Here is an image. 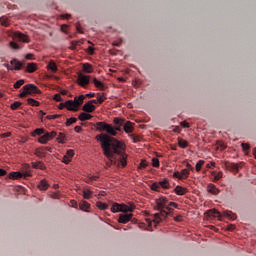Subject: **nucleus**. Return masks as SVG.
I'll return each instance as SVG.
<instances>
[{"instance_id": "43", "label": "nucleus", "mask_w": 256, "mask_h": 256, "mask_svg": "<svg viewBox=\"0 0 256 256\" xmlns=\"http://www.w3.org/2000/svg\"><path fill=\"white\" fill-rule=\"evenodd\" d=\"M160 187H162V189H169V180L164 179L163 181L159 182Z\"/></svg>"}, {"instance_id": "47", "label": "nucleus", "mask_w": 256, "mask_h": 256, "mask_svg": "<svg viewBox=\"0 0 256 256\" xmlns=\"http://www.w3.org/2000/svg\"><path fill=\"white\" fill-rule=\"evenodd\" d=\"M213 177H214V181H219L220 179L223 178V172H218L217 174L212 173Z\"/></svg>"}, {"instance_id": "16", "label": "nucleus", "mask_w": 256, "mask_h": 256, "mask_svg": "<svg viewBox=\"0 0 256 256\" xmlns=\"http://www.w3.org/2000/svg\"><path fill=\"white\" fill-rule=\"evenodd\" d=\"M95 109H97V108L90 101L86 102L82 107V110L85 113H93V111H95Z\"/></svg>"}, {"instance_id": "56", "label": "nucleus", "mask_w": 256, "mask_h": 256, "mask_svg": "<svg viewBox=\"0 0 256 256\" xmlns=\"http://www.w3.org/2000/svg\"><path fill=\"white\" fill-rule=\"evenodd\" d=\"M116 163H117V161L115 160V157H114V158H112V161L109 160L108 162H106L105 168L107 169V168L111 167V165H115Z\"/></svg>"}, {"instance_id": "52", "label": "nucleus", "mask_w": 256, "mask_h": 256, "mask_svg": "<svg viewBox=\"0 0 256 256\" xmlns=\"http://www.w3.org/2000/svg\"><path fill=\"white\" fill-rule=\"evenodd\" d=\"M51 199H61V193L60 192H54L50 194Z\"/></svg>"}, {"instance_id": "2", "label": "nucleus", "mask_w": 256, "mask_h": 256, "mask_svg": "<svg viewBox=\"0 0 256 256\" xmlns=\"http://www.w3.org/2000/svg\"><path fill=\"white\" fill-rule=\"evenodd\" d=\"M94 127H96V131H105L108 133L106 134L108 137H115V132H113V126L111 124H107L106 122H97L94 124Z\"/></svg>"}, {"instance_id": "5", "label": "nucleus", "mask_w": 256, "mask_h": 256, "mask_svg": "<svg viewBox=\"0 0 256 256\" xmlns=\"http://www.w3.org/2000/svg\"><path fill=\"white\" fill-rule=\"evenodd\" d=\"M23 90L28 93V95H41V89L35 84H26L23 86Z\"/></svg>"}, {"instance_id": "21", "label": "nucleus", "mask_w": 256, "mask_h": 256, "mask_svg": "<svg viewBox=\"0 0 256 256\" xmlns=\"http://www.w3.org/2000/svg\"><path fill=\"white\" fill-rule=\"evenodd\" d=\"M133 125H135V124L131 121L124 122V131H125V133H133V131H134Z\"/></svg>"}, {"instance_id": "22", "label": "nucleus", "mask_w": 256, "mask_h": 256, "mask_svg": "<svg viewBox=\"0 0 256 256\" xmlns=\"http://www.w3.org/2000/svg\"><path fill=\"white\" fill-rule=\"evenodd\" d=\"M208 193H211V195H219V188L215 186V184H208L207 186Z\"/></svg>"}, {"instance_id": "10", "label": "nucleus", "mask_w": 256, "mask_h": 256, "mask_svg": "<svg viewBox=\"0 0 256 256\" xmlns=\"http://www.w3.org/2000/svg\"><path fill=\"white\" fill-rule=\"evenodd\" d=\"M91 76L83 75V74H78L77 78V83L80 85V87H87L89 84V79Z\"/></svg>"}, {"instance_id": "9", "label": "nucleus", "mask_w": 256, "mask_h": 256, "mask_svg": "<svg viewBox=\"0 0 256 256\" xmlns=\"http://www.w3.org/2000/svg\"><path fill=\"white\" fill-rule=\"evenodd\" d=\"M10 65L14 66L12 68L14 71H21V69H23V67L25 66V60L19 61L17 58H13L10 61Z\"/></svg>"}, {"instance_id": "20", "label": "nucleus", "mask_w": 256, "mask_h": 256, "mask_svg": "<svg viewBox=\"0 0 256 256\" xmlns=\"http://www.w3.org/2000/svg\"><path fill=\"white\" fill-rule=\"evenodd\" d=\"M91 207V204H89V202L85 201V200H82L80 203H79V209L81 211H85L86 213H89V209Z\"/></svg>"}, {"instance_id": "63", "label": "nucleus", "mask_w": 256, "mask_h": 256, "mask_svg": "<svg viewBox=\"0 0 256 256\" xmlns=\"http://www.w3.org/2000/svg\"><path fill=\"white\" fill-rule=\"evenodd\" d=\"M53 99H54V101H57V102L63 101L61 94H55Z\"/></svg>"}, {"instance_id": "23", "label": "nucleus", "mask_w": 256, "mask_h": 256, "mask_svg": "<svg viewBox=\"0 0 256 256\" xmlns=\"http://www.w3.org/2000/svg\"><path fill=\"white\" fill-rule=\"evenodd\" d=\"M36 157H39L40 159H43V157H47V152H45V148L40 147L36 148L35 153Z\"/></svg>"}, {"instance_id": "31", "label": "nucleus", "mask_w": 256, "mask_h": 256, "mask_svg": "<svg viewBox=\"0 0 256 256\" xmlns=\"http://www.w3.org/2000/svg\"><path fill=\"white\" fill-rule=\"evenodd\" d=\"M48 71H52V73H57V64L55 62L50 61V63L47 66Z\"/></svg>"}, {"instance_id": "17", "label": "nucleus", "mask_w": 256, "mask_h": 256, "mask_svg": "<svg viewBox=\"0 0 256 256\" xmlns=\"http://www.w3.org/2000/svg\"><path fill=\"white\" fill-rule=\"evenodd\" d=\"M83 101H85V95L76 96L74 100H72V103H74L77 111H79V107H81Z\"/></svg>"}, {"instance_id": "38", "label": "nucleus", "mask_w": 256, "mask_h": 256, "mask_svg": "<svg viewBox=\"0 0 256 256\" xmlns=\"http://www.w3.org/2000/svg\"><path fill=\"white\" fill-rule=\"evenodd\" d=\"M178 145L181 149H187V147H189V142H187V140L179 139Z\"/></svg>"}, {"instance_id": "61", "label": "nucleus", "mask_w": 256, "mask_h": 256, "mask_svg": "<svg viewBox=\"0 0 256 256\" xmlns=\"http://www.w3.org/2000/svg\"><path fill=\"white\" fill-rule=\"evenodd\" d=\"M97 101L98 103L101 105V103L105 102V98H103V96H101V94H97Z\"/></svg>"}, {"instance_id": "62", "label": "nucleus", "mask_w": 256, "mask_h": 256, "mask_svg": "<svg viewBox=\"0 0 256 256\" xmlns=\"http://www.w3.org/2000/svg\"><path fill=\"white\" fill-rule=\"evenodd\" d=\"M152 165L154 167H159V158H152Z\"/></svg>"}, {"instance_id": "25", "label": "nucleus", "mask_w": 256, "mask_h": 256, "mask_svg": "<svg viewBox=\"0 0 256 256\" xmlns=\"http://www.w3.org/2000/svg\"><path fill=\"white\" fill-rule=\"evenodd\" d=\"M93 83H94L95 87H97V89H101V91H105V89H106L105 83L101 82L97 78L93 79Z\"/></svg>"}, {"instance_id": "7", "label": "nucleus", "mask_w": 256, "mask_h": 256, "mask_svg": "<svg viewBox=\"0 0 256 256\" xmlns=\"http://www.w3.org/2000/svg\"><path fill=\"white\" fill-rule=\"evenodd\" d=\"M113 123L115 126H112L113 133H115V137H117V131H121V127L125 125V118L115 117L113 118Z\"/></svg>"}, {"instance_id": "13", "label": "nucleus", "mask_w": 256, "mask_h": 256, "mask_svg": "<svg viewBox=\"0 0 256 256\" xmlns=\"http://www.w3.org/2000/svg\"><path fill=\"white\" fill-rule=\"evenodd\" d=\"M74 155H75V151L71 149L67 150L66 154L62 159V163H65L66 165H68V163H71V161L73 160Z\"/></svg>"}, {"instance_id": "4", "label": "nucleus", "mask_w": 256, "mask_h": 256, "mask_svg": "<svg viewBox=\"0 0 256 256\" xmlns=\"http://www.w3.org/2000/svg\"><path fill=\"white\" fill-rule=\"evenodd\" d=\"M159 213H155L153 215L154 219H153V222L156 224V225H159L160 222L163 221V219H167V216L171 213V211H167L165 209H162V210H158Z\"/></svg>"}, {"instance_id": "27", "label": "nucleus", "mask_w": 256, "mask_h": 256, "mask_svg": "<svg viewBox=\"0 0 256 256\" xmlns=\"http://www.w3.org/2000/svg\"><path fill=\"white\" fill-rule=\"evenodd\" d=\"M92 118L93 116L91 114L85 112L80 113L78 116L79 121H89Z\"/></svg>"}, {"instance_id": "41", "label": "nucleus", "mask_w": 256, "mask_h": 256, "mask_svg": "<svg viewBox=\"0 0 256 256\" xmlns=\"http://www.w3.org/2000/svg\"><path fill=\"white\" fill-rule=\"evenodd\" d=\"M96 207L98 209H100L101 211H105V209H107V207H109V205L99 201V202H96Z\"/></svg>"}, {"instance_id": "54", "label": "nucleus", "mask_w": 256, "mask_h": 256, "mask_svg": "<svg viewBox=\"0 0 256 256\" xmlns=\"http://www.w3.org/2000/svg\"><path fill=\"white\" fill-rule=\"evenodd\" d=\"M180 175H182V179L187 178L189 177V169H183L181 172H180Z\"/></svg>"}, {"instance_id": "18", "label": "nucleus", "mask_w": 256, "mask_h": 256, "mask_svg": "<svg viewBox=\"0 0 256 256\" xmlns=\"http://www.w3.org/2000/svg\"><path fill=\"white\" fill-rule=\"evenodd\" d=\"M134 209L133 205L120 204V213H133Z\"/></svg>"}, {"instance_id": "33", "label": "nucleus", "mask_w": 256, "mask_h": 256, "mask_svg": "<svg viewBox=\"0 0 256 256\" xmlns=\"http://www.w3.org/2000/svg\"><path fill=\"white\" fill-rule=\"evenodd\" d=\"M110 210L112 213H121V204L114 203Z\"/></svg>"}, {"instance_id": "11", "label": "nucleus", "mask_w": 256, "mask_h": 256, "mask_svg": "<svg viewBox=\"0 0 256 256\" xmlns=\"http://www.w3.org/2000/svg\"><path fill=\"white\" fill-rule=\"evenodd\" d=\"M27 179V177H29V174L28 173H21V172H11L9 175H8V179H12L13 181H17L19 179Z\"/></svg>"}, {"instance_id": "29", "label": "nucleus", "mask_w": 256, "mask_h": 256, "mask_svg": "<svg viewBox=\"0 0 256 256\" xmlns=\"http://www.w3.org/2000/svg\"><path fill=\"white\" fill-rule=\"evenodd\" d=\"M57 143H61L62 145H65V141H67V137L65 136V133L60 132L58 137L56 138Z\"/></svg>"}, {"instance_id": "55", "label": "nucleus", "mask_w": 256, "mask_h": 256, "mask_svg": "<svg viewBox=\"0 0 256 256\" xmlns=\"http://www.w3.org/2000/svg\"><path fill=\"white\" fill-rule=\"evenodd\" d=\"M59 117H61V114H53V115H47L46 119L51 121V119H59Z\"/></svg>"}, {"instance_id": "36", "label": "nucleus", "mask_w": 256, "mask_h": 256, "mask_svg": "<svg viewBox=\"0 0 256 256\" xmlns=\"http://www.w3.org/2000/svg\"><path fill=\"white\" fill-rule=\"evenodd\" d=\"M27 103H28V105H31L32 107H39V105H41V103H39V101H37L33 98H28Z\"/></svg>"}, {"instance_id": "51", "label": "nucleus", "mask_w": 256, "mask_h": 256, "mask_svg": "<svg viewBox=\"0 0 256 256\" xmlns=\"http://www.w3.org/2000/svg\"><path fill=\"white\" fill-rule=\"evenodd\" d=\"M161 187V185L159 184V182H154L152 185H151V189L152 191H159V188Z\"/></svg>"}, {"instance_id": "39", "label": "nucleus", "mask_w": 256, "mask_h": 256, "mask_svg": "<svg viewBox=\"0 0 256 256\" xmlns=\"http://www.w3.org/2000/svg\"><path fill=\"white\" fill-rule=\"evenodd\" d=\"M132 85H133V87H136V89H138V87H141L143 85V80H141L139 78H135L132 81Z\"/></svg>"}, {"instance_id": "15", "label": "nucleus", "mask_w": 256, "mask_h": 256, "mask_svg": "<svg viewBox=\"0 0 256 256\" xmlns=\"http://www.w3.org/2000/svg\"><path fill=\"white\" fill-rule=\"evenodd\" d=\"M39 65L35 62H30L26 65L25 72L26 73H35L38 69Z\"/></svg>"}, {"instance_id": "45", "label": "nucleus", "mask_w": 256, "mask_h": 256, "mask_svg": "<svg viewBox=\"0 0 256 256\" xmlns=\"http://www.w3.org/2000/svg\"><path fill=\"white\" fill-rule=\"evenodd\" d=\"M73 123H77V118L71 117L66 120V127H71Z\"/></svg>"}, {"instance_id": "46", "label": "nucleus", "mask_w": 256, "mask_h": 256, "mask_svg": "<svg viewBox=\"0 0 256 256\" xmlns=\"http://www.w3.org/2000/svg\"><path fill=\"white\" fill-rule=\"evenodd\" d=\"M149 166V163L147 160L143 159L141 160V163L138 166V169H146Z\"/></svg>"}, {"instance_id": "53", "label": "nucleus", "mask_w": 256, "mask_h": 256, "mask_svg": "<svg viewBox=\"0 0 256 256\" xmlns=\"http://www.w3.org/2000/svg\"><path fill=\"white\" fill-rule=\"evenodd\" d=\"M241 147L243 149V151L247 152L251 149V145L249 143H242Z\"/></svg>"}, {"instance_id": "6", "label": "nucleus", "mask_w": 256, "mask_h": 256, "mask_svg": "<svg viewBox=\"0 0 256 256\" xmlns=\"http://www.w3.org/2000/svg\"><path fill=\"white\" fill-rule=\"evenodd\" d=\"M55 137H57V133L55 131L48 132L38 139V143H41V145H47V143L55 139Z\"/></svg>"}, {"instance_id": "19", "label": "nucleus", "mask_w": 256, "mask_h": 256, "mask_svg": "<svg viewBox=\"0 0 256 256\" xmlns=\"http://www.w3.org/2000/svg\"><path fill=\"white\" fill-rule=\"evenodd\" d=\"M37 189H39V191H47V189H49V182L45 179L41 180L37 185Z\"/></svg>"}, {"instance_id": "1", "label": "nucleus", "mask_w": 256, "mask_h": 256, "mask_svg": "<svg viewBox=\"0 0 256 256\" xmlns=\"http://www.w3.org/2000/svg\"><path fill=\"white\" fill-rule=\"evenodd\" d=\"M96 141H100L105 157L108 161H113L115 155H119V161L122 167H127V146L125 142L119 141L105 133H101L95 137Z\"/></svg>"}, {"instance_id": "35", "label": "nucleus", "mask_w": 256, "mask_h": 256, "mask_svg": "<svg viewBox=\"0 0 256 256\" xmlns=\"http://www.w3.org/2000/svg\"><path fill=\"white\" fill-rule=\"evenodd\" d=\"M0 24L2 25V27H9V25H10L9 18L2 16L0 18Z\"/></svg>"}, {"instance_id": "12", "label": "nucleus", "mask_w": 256, "mask_h": 256, "mask_svg": "<svg viewBox=\"0 0 256 256\" xmlns=\"http://www.w3.org/2000/svg\"><path fill=\"white\" fill-rule=\"evenodd\" d=\"M131 219H133V213L120 214L118 218V223H122L123 225H126V223H129Z\"/></svg>"}, {"instance_id": "24", "label": "nucleus", "mask_w": 256, "mask_h": 256, "mask_svg": "<svg viewBox=\"0 0 256 256\" xmlns=\"http://www.w3.org/2000/svg\"><path fill=\"white\" fill-rule=\"evenodd\" d=\"M65 105L68 111H74V112L77 111V106H75L73 100H67L65 102Z\"/></svg>"}, {"instance_id": "44", "label": "nucleus", "mask_w": 256, "mask_h": 256, "mask_svg": "<svg viewBox=\"0 0 256 256\" xmlns=\"http://www.w3.org/2000/svg\"><path fill=\"white\" fill-rule=\"evenodd\" d=\"M23 85H25V80L24 79H20V80L15 82L14 89H20L21 86H23Z\"/></svg>"}, {"instance_id": "50", "label": "nucleus", "mask_w": 256, "mask_h": 256, "mask_svg": "<svg viewBox=\"0 0 256 256\" xmlns=\"http://www.w3.org/2000/svg\"><path fill=\"white\" fill-rule=\"evenodd\" d=\"M43 133H45V129L38 128V129L34 130V134H32V135H33V137H35V135H43Z\"/></svg>"}, {"instance_id": "30", "label": "nucleus", "mask_w": 256, "mask_h": 256, "mask_svg": "<svg viewBox=\"0 0 256 256\" xmlns=\"http://www.w3.org/2000/svg\"><path fill=\"white\" fill-rule=\"evenodd\" d=\"M83 71H84V73H93V71H95V69H93V65H91L89 63H84Z\"/></svg>"}, {"instance_id": "48", "label": "nucleus", "mask_w": 256, "mask_h": 256, "mask_svg": "<svg viewBox=\"0 0 256 256\" xmlns=\"http://www.w3.org/2000/svg\"><path fill=\"white\" fill-rule=\"evenodd\" d=\"M9 47H11V49H14V50L21 49V47H19V44H17L15 41L10 42Z\"/></svg>"}, {"instance_id": "49", "label": "nucleus", "mask_w": 256, "mask_h": 256, "mask_svg": "<svg viewBox=\"0 0 256 256\" xmlns=\"http://www.w3.org/2000/svg\"><path fill=\"white\" fill-rule=\"evenodd\" d=\"M203 165H205V161L204 160H200L197 162L196 164V171H201V168L203 167Z\"/></svg>"}, {"instance_id": "34", "label": "nucleus", "mask_w": 256, "mask_h": 256, "mask_svg": "<svg viewBox=\"0 0 256 256\" xmlns=\"http://www.w3.org/2000/svg\"><path fill=\"white\" fill-rule=\"evenodd\" d=\"M70 43H71V46L69 47V49H71L72 51H75V49H77V47L81 45L83 41L76 40V41H71Z\"/></svg>"}, {"instance_id": "32", "label": "nucleus", "mask_w": 256, "mask_h": 256, "mask_svg": "<svg viewBox=\"0 0 256 256\" xmlns=\"http://www.w3.org/2000/svg\"><path fill=\"white\" fill-rule=\"evenodd\" d=\"M224 217H227L230 221H235V219H237V215L231 211L224 212Z\"/></svg>"}, {"instance_id": "37", "label": "nucleus", "mask_w": 256, "mask_h": 256, "mask_svg": "<svg viewBox=\"0 0 256 256\" xmlns=\"http://www.w3.org/2000/svg\"><path fill=\"white\" fill-rule=\"evenodd\" d=\"M216 149H220V151H224V149H227V144H225V142L223 141H217Z\"/></svg>"}, {"instance_id": "60", "label": "nucleus", "mask_w": 256, "mask_h": 256, "mask_svg": "<svg viewBox=\"0 0 256 256\" xmlns=\"http://www.w3.org/2000/svg\"><path fill=\"white\" fill-rule=\"evenodd\" d=\"M76 31L78 33H81V35H83V33H85V32H83V29L81 28V23H79V22L76 23Z\"/></svg>"}, {"instance_id": "57", "label": "nucleus", "mask_w": 256, "mask_h": 256, "mask_svg": "<svg viewBox=\"0 0 256 256\" xmlns=\"http://www.w3.org/2000/svg\"><path fill=\"white\" fill-rule=\"evenodd\" d=\"M122 43H123V39L119 38L118 40L114 41V42L112 43V45H113L114 47H121Z\"/></svg>"}, {"instance_id": "26", "label": "nucleus", "mask_w": 256, "mask_h": 256, "mask_svg": "<svg viewBox=\"0 0 256 256\" xmlns=\"http://www.w3.org/2000/svg\"><path fill=\"white\" fill-rule=\"evenodd\" d=\"M32 167L33 169H41L42 171H45V169H47L42 161L32 162Z\"/></svg>"}, {"instance_id": "42", "label": "nucleus", "mask_w": 256, "mask_h": 256, "mask_svg": "<svg viewBox=\"0 0 256 256\" xmlns=\"http://www.w3.org/2000/svg\"><path fill=\"white\" fill-rule=\"evenodd\" d=\"M21 105H23V103H21L20 101H15L10 105V108L12 109V111H16V109H19V107H21Z\"/></svg>"}, {"instance_id": "14", "label": "nucleus", "mask_w": 256, "mask_h": 256, "mask_svg": "<svg viewBox=\"0 0 256 256\" xmlns=\"http://www.w3.org/2000/svg\"><path fill=\"white\" fill-rule=\"evenodd\" d=\"M207 217H216L219 221H221V218L223 217L221 215V212L217 209H211L206 212Z\"/></svg>"}, {"instance_id": "28", "label": "nucleus", "mask_w": 256, "mask_h": 256, "mask_svg": "<svg viewBox=\"0 0 256 256\" xmlns=\"http://www.w3.org/2000/svg\"><path fill=\"white\" fill-rule=\"evenodd\" d=\"M174 193H176V195H185V193H187V188H183V186H176Z\"/></svg>"}, {"instance_id": "8", "label": "nucleus", "mask_w": 256, "mask_h": 256, "mask_svg": "<svg viewBox=\"0 0 256 256\" xmlns=\"http://www.w3.org/2000/svg\"><path fill=\"white\" fill-rule=\"evenodd\" d=\"M13 41H21L22 43H29L31 40L29 39V36L17 31L14 32L12 36Z\"/></svg>"}, {"instance_id": "40", "label": "nucleus", "mask_w": 256, "mask_h": 256, "mask_svg": "<svg viewBox=\"0 0 256 256\" xmlns=\"http://www.w3.org/2000/svg\"><path fill=\"white\" fill-rule=\"evenodd\" d=\"M93 195V192L90 189H84L83 190V198L84 199H90Z\"/></svg>"}, {"instance_id": "64", "label": "nucleus", "mask_w": 256, "mask_h": 256, "mask_svg": "<svg viewBox=\"0 0 256 256\" xmlns=\"http://www.w3.org/2000/svg\"><path fill=\"white\" fill-rule=\"evenodd\" d=\"M59 17H60V19L69 20V19H71V14H61Z\"/></svg>"}, {"instance_id": "58", "label": "nucleus", "mask_w": 256, "mask_h": 256, "mask_svg": "<svg viewBox=\"0 0 256 256\" xmlns=\"http://www.w3.org/2000/svg\"><path fill=\"white\" fill-rule=\"evenodd\" d=\"M68 29H69V25H67V24L61 25L62 33H66V34L69 33Z\"/></svg>"}, {"instance_id": "3", "label": "nucleus", "mask_w": 256, "mask_h": 256, "mask_svg": "<svg viewBox=\"0 0 256 256\" xmlns=\"http://www.w3.org/2000/svg\"><path fill=\"white\" fill-rule=\"evenodd\" d=\"M156 206L154 207L155 211H161L162 209H166V211H173L171 207L167 206L168 200L166 197H161L156 199Z\"/></svg>"}, {"instance_id": "59", "label": "nucleus", "mask_w": 256, "mask_h": 256, "mask_svg": "<svg viewBox=\"0 0 256 256\" xmlns=\"http://www.w3.org/2000/svg\"><path fill=\"white\" fill-rule=\"evenodd\" d=\"M180 127H183V129H189L191 126L187 121L180 122Z\"/></svg>"}]
</instances>
